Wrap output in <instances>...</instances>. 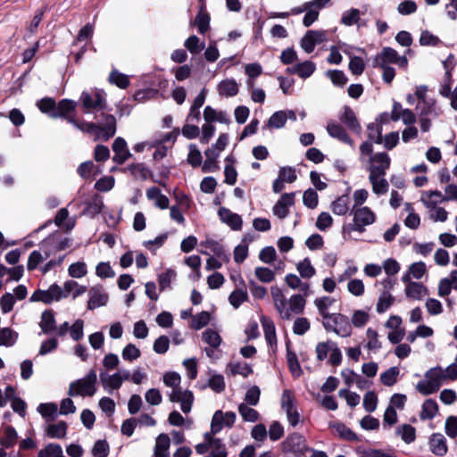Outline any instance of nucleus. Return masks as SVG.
<instances>
[{
    "label": "nucleus",
    "instance_id": "f257e3e1",
    "mask_svg": "<svg viewBox=\"0 0 457 457\" xmlns=\"http://www.w3.org/2000/svg\"><path fill=\"white\" fill-rule=\"evenodd\" d=\"M274 308L278 317L283 320H291L294 315L303 312L306 298L300 294L292 295L287 298L283 290L277 286L270 287Z\"/></svg>",
    "mask_w": 457,
    "mask_h": 457
},
{
    "label": "nucleus",
    "instance_id": "f03ea898",
    "mask_svg": "<svg viewBox=\"0 0 457 457\" xmlns=\"http://www.w3.org/2000/svg\"><path fill=\"white\" fill-rule=\"evenodd\" d=\"M445 382L443 367L436 366L425 372L424 379L417 383L416 389L422 395H428L437 392Z\"/></svg>",
    "mask_w": 457,
    "mask_h": 457
},
{
    "label": "nucleus",
    "instance_id": "7ed1b4c3",
    "mask_svg": "<svg viewBox=\"0 0 457 457\" xmlns=\"http://www.w3.org/2000/svg\"><path fill=\"white\" fill-rule=\"evenodd\" d=\"M97 376L95 370H90L87 375L69 385L70 396H93L96 393Z\"/></svg>",
    "mask_w": 457,
    "mask_h": 457
},
{
    "label": "nucleus",
    "instance_id": "20e7f679",
    "mask_svg": "<svg viewBox=\"0 0 457 457\" xmlns=\"http://www.w3.org/2000/svg\"><path fill=\"white\" fill-rule=\"evenodd\" d=\"M322 323L326 330L332 331L339 337H348L352 335L349 319L341 313H332Z\"/></svg>",
    "mask_w": 457,
    "mask_h": 457
},
{
    "label": "nucleus",
    "instance_id": "39448f33",
    "mask_svg": "<svg viewBox=\"0 0 457 457\" xmlns=\"http://www.w3.org/2000/svg\"><path fill=\"white\" fill-rule=\"evenodd\" d=\"M79 102L86 113L100 111L104 109L106 105L105 94L101 89L83 91L79 97Z\"/></svg>",
    "mask_w": 457,
    "mask_h": 457
},
{
    "label": "nucleus",
    "instance_id": "423d86ee",
    "mask_svg": "<svg viewBox=\"0 0 457 457\" xmlns=\"http://www.w3.org/2000/svg\"><path fill=\"white\" fill-rule=\"evenodd\" d=\"M351 213L353 216L351 229L359 233L365 230V227L376 221L375 212L368 206L352 207Z\"/></svg>",
    "mask_w": 457,
    "mask_h": 457
},
{
    "label": "nucleus",
    "instance_id": "0eeeda50",
    "mask_svg": "<svg viewBox=\"0 0 457 457\" xmlns=\"http://www.w3.org/2000/svg\"><path fill=\"white\" fill-rule=\"evenodd\" d=\"M366 163L370 174L386 175L390 167L391 159L386 153L380 152L370 155Z\"/></svg>",
    "mask_w": 457,
    "mask_h": 457
},
{
    "label": "nucleus",
    "instance_id": "6e6552de",
    "mask_svg": "<svg viewBox=\"0 0 457 457\" xmlns=\"http://www.w3.org/2000/svg\"><path fill=\"white\" fill-rule=\"evenodd\" d=\"M370 132V137L374 138V141L378 144L383 143L384 146L391 150L395 147L399 142L398 132H390L382 138L381 129L378 125L372 123L368 126Z\"/></svg>",
    "mask_w": 457,
    "mask_h": 457
},
{
    "label": "nucleus",
    "instance_id": "1a4fd4ad",
    "mask_svg": "<svg viewBox=\"0 0 457 457\" xmlns=\"http://www.w3.org/2000/svg\"><path fill=\"white\" fill-rule=\"evenodd\" d=\"M60 300H62L61 287L57 284L51 285L46 290H37L30 296L31 302H43L45 303Z\"/></svg>",
    "mask_w": 457,
    "mask_h": 457
},
{
    "label": "nucleus",
    "instance_id": "9d476101",
    "mask_svg": "<svg viewBox=\"0 0 457 457\" xmlns=\"http://www.w3.org/2000/svg\"><path fill=\"white\" fill-rule=\"evenodd\" d=\"M377 64L385 63H395L403 69H406L408 65V60L405 56H399L397 52L390 47H385L379 55L376 58Z\"/></svg>",
    "mask_w": 457,
    "mask_h": 457
},
{
    "label": "nucleus",
    "instance_id": "9b49d317",
    "mask_svg": "<svg viewBox=\"0 0 457 457\" xmlns=\"http://www.w3.org/2000/svg\"><path fill=\"white\" fill-rule=\"evenodd\" d=\"M169 400L172 403H180L182 411L187 413L191 411L194 395L189 390L177 388L176 390H171L169 395Z\"/></svg>",
    "mask_w": 457,
    "mask_h": 457
},
{
    "label": "nucleus",
    "instance_id": "f8f14e48",
    "mask_svg": "<svg viewBox=\"0 0 457 457\" xmlns=\"http://www.w3.org/2000/svg\"><path fill=\"white\" fill-rule=\"evenodd\" d=\"M306 448L305 439L298 434L291 435L283 442L284 452L295 456L303 453Z\"/></svg>",
    "mask_w": 457,
    "mask_h": 457
},
{
    "label": "nucleus",
    "instance_id": "ddd939ff",
    "mask_svg": "<svg viewBox=\"0 0 457 457\" xmlns=\"http://www.w3.org/2000/svg\"><path fill=\"white\" fill-rule=\"evenodd\" d=\"M290 119L292 120H296L295 113L293 111H278L274 112L268 121L263 125L262 129H281L285 126L287 120Z\"/></svg>",
    "mask_w": 457,
    "mask_h": 457
},
{
    "label": "nucleus",
    "instance_id": "4468645a",
    "mask_svg": "<svg viewBox=\"0 0 457 457\" xmlns=\"http://www.w3.org/2000/svg\"><path fill=\"white\" fill-rule=\"evenodd\" d=\"M326 35L323 31L320 30H309L301 39V47L307 54L312 53L314 50L316 45L324 42Z\"/></svg>",
    "mask_w": 457,
    "mask_h": 457
},
{
    "label": "nucleus",
    "instance_id": "2eb2a0df",
    "mask_svg": "<svg viewBox=\"0 0 457 457\" xmlns=\"http://www.w3.org/2000/svg\"><path fill=\"white\" fill-rule=\"evenodd\" d=\"M295 204V194H283L272 208L273 214L278 219H285L289 213V208Z\"/></svg>",
    "mask_w": 457,
    "mask_h": 457
},
{
    "label": "nucleus",
    "instance_id": "dca6fc26",
    "mask_svg": "<svg viewBox=\"0 0 457 457\" xmlns=\"http://www.w3.org/2000/svg\"><path fill=\"white\" fill-rule=\"evenodd\" d=\"M403 282L406 284L404 295L409 299L421 301L429 294L428 287L422 283L411 280Z\"/></svg>",
    "mask_w": 457,
    "mask_h": 457
},
{
    "label": "nucleus",
    "instance_id": "f3484780",
    "mask_svg": "<svg viewBox=\"0 0 457 457\" xmlns=\"http://www.w3.org/2000/svg\"><path fill=\"white\" fill-rule=\"evenodd\" d=\"M109 295L102 287H93L89 290V299L87 308L95 310L105 306L108 303Z\"/></svg>",
    "mask_w": 457,
    "mask_h": 457
},
{
    "label": "nucleus",
    "instance_id": "a211bd4d",
    "mask_svg": "<svg viewBox=\"0 0 457 457\" xmlns=\"http://www.w3.org/2000/svg\"><path fill=\"white\" fill-rule=\"evenodd\" d=\"M391 119L394 121L402 120L403 124L410 126L415 123L416 115L411 110L403 109L399 103H395L391 112Z\"/></svg>",
    "mask_w": 457,
    "mask_h": 457
},
{
    "label": "nucleus",
    "instance_id": "6ab92c4d",
    "mask_svg": "<svg viewBox=\"0 0 457 457\" xmlns=\"http://www.w3.org/2000/svg\"><path fill=\"white\" fill-rule=\"evenodd\" d=\"M452 290H457V270L450 271L447 277L440 279L437 287V294L440 297L449 295Z\"/></svg>",
    "mask_w": 457,
    "mask_h": 457
},
{
    "label": "nucleus",
    "instance_id": "aec40b11",
    "mask_svg": "<svg viewBox=\"0 0 457 457\" xmlns=\"http://www.w3.org/2000/svg\"><path fill=\"white\" fill-rule=\"evenodd\" d=\"M112 150L114 152L112 160L118 164L124 163L128 159L131 157V154L128 149L127 143L122 137H117L114 139L112 144Z\"/></svg>",
    "mask_w": 457,
    "mask_h": 457
},
{
    "label": "nucleus",
    "instance_id": "412c9836",
    "mask_svg": "<svg viewBox=\"0 0 457 457\" xmlns=\"http://www.w3.org/2000/svg\"><path fill=\"white\" fill-rule=\"evenodd\" d=\"M87 291V287L79 285L77 281L69 279L66 280L62 287H61L62 299L71 296L72 299H76Z\"/></svg>",
    "mask_w": 457,
    "mask_h": 457
},
{
    "label": "nucleus",
    "instance_id": "4be33fe9",
    "mask_svg": "<svg viewBox=\"0 0 457 457\" xmlns=\"http://www.w3.org/2000/svg\"><path fill=\"white\" fill-rule=\"evenodd\" d=\"M217 92L223 97L236 96L239 92V84L234 79H222L217 85Z\"/></svg>",
    "mask_w": 457,
    "mask_h": 457
},
{
    "label": "nucleus",
    "instance_id": "5701e85b",
    "mask_svg": "<svg viewBox=\"0 0 457 457\" xmlns=\"http://www.w3.org/2000/svg\"><path fill=\"white\" fill-rule=\"evenodd\" d=\"M219 216L221 221L226 223L232 229L240 230L242 228V218L238 214L232 212L230 210L225 207L220 208Z\"/></svg>",
    "mask_w": 457,
    "mask_h": 457
},
{
    "label": "nucleus",
    "instance_id": "b1692460",
    "mask_svg": "<svg viewBox=\"0 0 457 457\" xmlns=\"http://www.w3.org/2000/svg\"><path fill=\"white\" fill-rule=\"evenodd\" d=\"M427 274V266L423 262L411 263L408 270L403 275L402 281H412V279H421Z\"/></svg>",
    "mask_w": 457,
    "mask_h": 457
},
{
    "label": "nucleus",
    "instance_id": "393cba45",
    "mask_svg": "<svg viewBox=\"0 0 457 457\" xmlns=\"http://www.w3.org/2000/svg\"><path fill=\"white\" fill-rule=\"evenodd\" d=\"M420 201L427 210L438 206L445 202L443 194L438 190H429L421 193Z\"/></svg>",
    "mask_w": 457,
    "mask_h": 457
},
{
    "label": "nucleus",
    "instance_id": "a878e982",
    "mask_svg": "<svg viewBox=\"0 0 457 457\" xmlns=\"http://www.w3.org/2000/svg\"><path fill=\"white\" fill-rule=\"evenodd\" d=\"M170 436L162 433L155 438V445L154 448V457H169L170 456Z\"/></svg>",
    "mask_w": 457,
    "mask_h": 457
},
{
    "label": "nucleus",
    "instance_id": "bb28decb",
    "mask_svg": "<svg viewBox=\"0 0 457 457\" xmlns=\"http://www.w3.org/2000/svg\"><path fill=\"white\" fill-rule=\"evenodd\" d=\"M104 117V124L98 125L100 129L101 139L107 141L114 136L116 132V120L112 115L102 114Z\"/></svg>",
    "mask_w": 457,
    "mask_h": 457
},
{
    "label": "nucleus",
    "instance_id": "cd10ccee",
    "mask_svg": "<svg viewBox=\"0 0 457 457\" xmlns=\"http://www.w3.org/2000/svg\"><path fill=\"white\" fill-rule=\"evenodd\" d=\"M316 70V65L312 61H305L293 67L287 69V71L292 74H297L300 78L306 79L312 75Z\"/></svg>",
    "mask_w": 457,
    "mask_h": 457
},
{
    "label": "nucleus",
    "instance_id": "c85d7f7f",
    "mask_svg": "<svg viewBox=\"0 0 457 457\" xmlns=\"http://www.w3.org/2000/svg\"><path fill=\"white\" fill-rule=\"evenodd\" d=\"M68 425L65 421L51 423L46 427V435L49 438L63 439L67 436Z\"/></svg>",
    "mask_w": 457,
    "mask_h": 457
},
{
    "label": "nucleus",
    "instance_id": "c756f323",
    "mask_svg": "<svg viewBox=\"0 0 457 457\" xmlns=\"http://www.w3.org/2000/svg\"><path fill=\"white\" fill-rule=\"evenodd\" d=\"M430 451L438 456H444L447 453V445L442 434H433L429 439Z\"/></svg>",
    "mask_w": 457,
    "mask_h": 457
},
{
    "label": "nucleus",
    "instance_id": "7c9ffc66",
    "mask_svg": "<svg viewBox=\"0 0 457 457\" xmlns=\"http://www.w3.org/2000/svg\"><path fill=\"white\" fill-rule=\"evenodd\" d=\"M146 197L153 201L154 205L160 209H167L170 201L168 197L162 194L158 187H153L146 190Z\"/></svg>",
    "mask_w": 457,
    "mask_h": 457
},
{
    "label": "nucleus",
    "instance_id": "2f4dec72",
    "mask_svg": "<svg viewBox=\"0 0 457 457\" xmlns=\"http://www.w3.org/2000/svg\"><path fill=\"white\" fill-rule=\"evenodd\" d=\"M370 314L365 310H354L350 318L351 328H363L370 321Z\"/></svg>",
    "mask_w": 457,
    "mask_h": 457
},
{
    "label": "nucleus",
    "instance_id": "473e14b6",
    "mask_svg": "<svg viewBox=\"0 0 457 457\" xmlns=\"http://www.w3.org/2000/svg\"><path fill=\"white\" fill-rule=\"evenodd\" d=\"M262 326L263 328L264 336L267 343L272 347L277 345L276 328L274 322L268 317L261 318Z\"/></svg>",
    "mask_w": 457,
    "mask_h": 457
},
{
    "label": "nucleus",
    "instance_id": "72a5a7b5",
    "mask_svg": "<svg viewBox=\"0 0 457 457\" xmlns=\"http://www.w3.org/2000/svg\"><path fill=\"white\" fill-rule=\"evenodd\" d=\"M227 372L231 376H242L244 378L252 374L253 370L249 364L242 361H231L227 366Z\"/></svg>",
    "mask_w": 457,
    "mask_h": 457
},
{
    "label": "nucleus",
    "instance_id": "f704fd0d",
    "mask_svg": "<svg viewBox=\"0 0 457 457\" xmlns=\"http://www.w3.org/2000/svg\"><path fill=\"white\" fill-rule=\"evenodd\" d=\"M330 0H322L320 4L312 5L306 8L305 15L303 20V24L305 27H310L319 17L320 11L329 2Z\"/></svg>",
    "mask_w": 457,
    "mask_h": 457
},
{
    "label": "nucleus",
    "instance_id": "c9c22d12",
    "mask_svg": "<svg viewBox=\"0 0 457 457\" xmlns=\"http://www.w3.org/2000/svg\"><path fill=\"white\" fill-rule=\"evenodd\" d=\"M285 282L291 289H300L303 293V295H304L305 298L310 294V284L303 282L295 274L289 273L286 275Z\"/></svg>",
    "mask_w": 457,
    "mask_h": 457
},
{
    "label": "nucleus",
    "instance_id": "e433bc0d",
    "mask_svg": "<svg viewBox=\"0 0 457 457\" xmlns=\"http://www.w3.org/2000/svg\"><path fill=\"white\" fill-rule=\"evenodd\" d=\"M385 175L370 174L369 180L372 186V191L376 195L386 194L388 190L389 185L387 180L384 178Z\"/></svg>",
    "mask_w": 457,
    "mask_h": 457
},
{
    "label": "nucleus",
    "instance_id": "4c0bfd02",
    "mask_svg": "<svg viewBox=\"0 0 457 457\" xmlns=\"http://www.w3.org/2000/svg\"><path fill=\"white\" fill-rule=\"evenodd\" d=\"M204 439L210 445L211 457H226V450L220 440L213 438L210 433L204 434Z\"/></svg>",
    "mask_w": 457,
    "mask_h": 457
},
{
    "label": "nucleus",
    "instance_id": "58836bf2",
    "mask_svg": "<svg viewBox=\"0 0 457 457\" xmlns=\"http://www.w3.org/2000/svg\"><path fill=\"white\" fill-rule=\"evenodd\" d=\"M395 303V297L387 290H382L379 294L376 303V312L378 313H384L386 312Z\"/></svg>",
    "mask_w": 457,
    "mask_h": 457
},
{
    "label": "nucleus",
    "instance_id": "ea45409f",
    "mask_svg": "<svg viewBox=\"0 0 457 457\" xmlns=\"http://www.w3.org/2000/svg\"><path fill=\"white\" fill-rule=\"evenodd\" d=\"M439 407L437 403L433 399H427L421 407L420 419L432 420L438 413Z\"/></svg>",
    "mask_w": 457,
    "mask_h": 457
},
{
    "label": "nucleus",
    "instance_id": "a19ab883",
    "mask_svg": "<svg viewBox=\"0 0 457 457\" xmlns=\"http://www.w3.org/2000/svg\"><path fill=\"white\" fill-rule=\"evenodd\" d=\"M100 378L103 386L109 391L119 389L122 385L120 376L118 372H115L112 375L101 373Z\"/></svg>",
    "mask_w": 457,
    "mask_h": 457
},
{
    "label": "nucleus",
    "instance_id": "79ce46f5",
    "mask_svg": "<svg viewBox=\"0 0 457 457\" xmlns=\"http://www.w3.org/2000/svg\"><path fill=\"white\" fill-rule=\"evenodd\" d=\"M417 109L420 111V116L433 115L437 117L441 114V111L436 108V101L433 99L419 102Z\"/></svg>",
    "mask_w": 457,
    "mask_h": 457
},
{
    "label": "nucleus",
    "instance_id": "37998d69",
    "mask_svg": "<svg viewBox=\"0 0 457 457\" xmlns=\"http://www.w3.org/2000/svg\"><path fill=\"white\" fill-rule=\"evenodd\" d=\"M329 428L335 436H338L347 440L356 439L355 434L349 429L345 425L338 422H330Z\"/></svg>",
    "mask_w": 457,
    "mask_h": 457
},
{
    "label": "nucleus",
    "instance_id": "c03bdc74",
    "mask_svg": "<svg viewBox=\"0 0 457 457\" xmlns=\"http://www.w3.org/2000/svg\"><path fill=\"white\" fill-rule=\"evenodd\" d=\"M327 131L333 137L338 138L339 140L350 145L353 144L345 130L336 122H329L327 126Z\"/></svg>",
    "mask_w": 457,
    "mask_h": 457
},
{
    "label": "nucleus",
    "instance_id": "a18cd8bd",
    "mask_svg": "<svg viewBox=\"0 0 457 457\" xmlns=\"http://www.w3.org/2000/svg\"><path fill=\"white\" fill-rule=\"evenodd\" d=\"M335 303V300L329 296H322L315 299L314 304L321 315L323 320L329 317L332 313L328 312V309Z\"/></svg>",
    "mask_w": 457,
    "mask_h": 457
},
{
    "label": "nucleus",
    "instance_id": "49530a36",
    "mask_svg": "<svg viewBox=\"0 0 457 457\" xmlns=\"http://www.w3.org/2000/svg\"><path fill=\"white\" fill-rule=\"evenodd\" d=\"M69 121L83 132L90 133L95 136V140L101 139L99 126L93 122H79L74 119H69Z\"/></svg>",
    "mask_w": 457,
    "mask_h": 457
},
{
    "label": "nucleus",
    "instance_id": "de8ad7c7",
    "mask_svg": "<svg viewBox=\"0 0 457 457\" xmlns=\"http://www.w3.org/2000/svg\"><path fill=\"white\" fill-rule=\"evenodd\" d=\"M67 271L68 275L72 278H82L87 274V265L82 261L75 262L68 267Z\"/></svg>",
    "mask_w": 457,
    "mask_h": 457
},
{
    "label": "nucleus",
    "instance_id": "09e8293b",
    "mask_svg": "<svg viewBox=\"0 0 457 457\" xmlns=\"http://www.w3.org/2000/svg\"><path fill=\"white\" fill-rule=\"evenodd\" d=\"M212 320V315L209 312H201L194 316L190 322V328L199 330L207 326Z\"/></svg>",
    "mask_w": 457,
    "mask_h": 457
},
{
    "label": "nucleus",
    "instance_id": "8fccbe9b",
    "mask_svg": "<svg viewBox=\"0 0 457 457\" xmlns=\"http://www.w3.org/2000/svg\"><path fill=\"white\" fill-rule=\"evenodd\" d=\"M193 24L197 27L198 31L202 34L209 29L210 16L204 7H201Z\"/></svg>",
    "mask_w": 457,
    "mask_h": 457
},
{
    "label": "nucleus",
    "instance_id": "3c124183",
    "mask_svg": "<svg viewBox=\"0 0 457 457\" xmlns=\"http://www.w3.org/2000/svg\"><path fill=\"white\" fill-rule=\"evenodd\" d=\"M18 435L16 430L10 426H7L4 429V435L0 438V445L4 448L12 447L17 442Z\"/></svg>",
    "mask_w": 457,
    "mask_h": 457
},
{
    "label": "nucleus",
    "instance_id": "603ef678",
    "mask_svg": "<svg viewBox=\"0 0 457 457\" xmlns=\"http://www.w3.org/2000/svg\"><path fill=\"white\" fill-rule=\"evenodd\" d=\"M18 333L10 328H4L0 329V345H4L6 347L12 346L17 339Z\"/></svg>",
    "mask_w": 457,
    "mask_h": 457
},
{
    "label": "nucleus",
    "instance_id": "864d4df0",
    "mask_svg": "<svg viewBox=\"0 0 457 457\" xmlns=\"http://www.w3.org/2000/svg\"><path fill=\"white\" fill-rule=\"evenodd\" d=\"M296 270L303 278H311L316 273L315 268L308 258L303 259L296 264Z\"/></svg>",
    "mask_w": 457,
    "mask_h": 457
},
{
    "label": "nucleus",
    "instance_id": "5fc2aeb1",
    "mask_svg": "<svg viewBox=\"0 0 457 457\" xmlns=\"http://www.w3.org/2000/svg\"><path fill=\"white\" fill-rule=\"evenodd\" d=\"M62 453L63 451L60 445L49 443L38 451L37 457H62Z\"/></svg>",
    "mask_w": 457,
    "mask_h": 457
},
{
    "label": "nucleus",
    "instance_id": "6e6d98bb",
    "mask_svg": "<svg viewBox=\"0 0 457 457\" xmlns=\"http://www.w3.org/2000/svg\"><path fill=\"white\" fill-rule=\"evenodd\" d=\"M202 338L212 348H218L222 342L219 333L212 328L204 330L202 334Z\"/></svg>",
    "mask_w": 457,
    "mask_h": 457
},
{
    "label": "nucleus",
    "instance_id": "4d7b16f0",
    "mask_svg": "<svg viewBox=\"0 0 457 457\" xmlns=\"http://www.w3.org/2000/svg\"><path fill=\"white\" fill-rule=\"evenodd\" d=\"M400 370L397 367H391L380 375V381L386 386H392L397 382Z\"/></svg>",
    "mask_w": 457,
    "mask_h": 457
},
{
    "label": "nucleus",
    "instance_id": "13d9d810",
    "mask_svg": "<svg viewBox=\"0 0 457 457\" xmlns=\"http://www.w3.org/2000/svg\"><path fill=\"white\" fill-rule=\"evenodd\" d=\"M238 412L246 422H255L259 420L258 411L245 403H240L238 405Z\"/></svg>",
    "mask_w": 457,
    "mask_h": 457
},
{
    "label": "nucleus",
    "instance_id": "bf43d9fd",
    "mask_svg": "<svg viewBox=\"0 0 457 457\" xmlns=\"http://www.w3.org/2000/svg\"><path fill=\"white\" fill-rule=\"evenodd\" d=\"M204 245L219 259L222 260L224 262H228L229 256L225 253L223 247L218 242L213 240H206Z\"/></svg>",
    "mask_w": 457,
    "mask_h": 457
},
{
    "label": "nucleus",
    "instance_id": "052dcab7",
    "mask_svg": "<svg viewBox=\"0 0 457 457\" xmlns=\"http://www.w3.org/2000/svg\"><path fill=\"white\" fill-rule=\"evenodd\" d=\"M247 299L248 294L245 289H236L228 295V302L235 309H237Z\"/></svg>",
    "mask_w": 457,
    "mask_h": 457
},
{
    "label": "nucleus",
    "instance_id": "680f3d73",
    "mask_svg": "<svg viewBox=\"0 0 457 457\" xmlns=\"http://www.w3.org/2000/svg\"><path fill=\"white\" fill-rule=\"evenodd\" d=\"M69 217V212L66 208H62L58 211L55 218H54V223L58 227H62L66 231H69L73 228L74 227V221L68 220L66 223H64V220H67Z\"/></svg>",
    "mask_w": 457,
    "mask_h": 457
},
{
    "label": "nucleus",
    "instance_id": "e2e57ef3",
    "mask_svg": "<svg viewBox=\"0 0 457 457\" xmlns=\"http://www.w3.org/2000/svg\"><path fill=\"white\" fill-rule=\"evenodd\" d=\"M330 209L336 215H345L349 210L348 199L346 196L342 195L332 202Z\"/></svg>",
    "mask_w": 457,
    "mask_h": 457
},
{
    "label": "nucleus",
    "instance_id": "0e129e2a",
    "mask_svg": "<svg viewBox=\"0 0 457 457\" xmlns=\"http://www.w3.org/2000/svg\"><path fill=\"white\" fill-rule=\"evenodd\" d=\"M254 275L262 283H271L275 280V272L268 267H256Z\"/></svg>",
    "mask_w": 457,
    "mask_h": 457
},
{
    "label": "nucleus",
    "instance_id": "69168bd1",
    "mask_svg": "<svg viewBox=\"0 0 457 457\" xmlns=\"http://www.w3.org/2000/svg\"><path fill=\"white\" fill-rule=\"evenodd\" d=\"M76 108V103L74 101L69 99H63L59 102L57 106V111L54 112L51 116L54 118L59 116H65L69 112L74 111Z\"/></svg>",
    "mask_w": 457,
    "mask_h": 457
},
{
    "label": "nucleus",
    "instance_id": "338daca9",
    "mask_svg": "<svg viewBox=\"0 0 457 457\" xmlns=\"http://www.w3.org/2000/svg\"><path fill=\"white\" fill-rule=\"evenodd\" d=\"M341 120L349 129L358 131L360 130V125L356 120L354 112L348 107L345 108L344 113L341 116Z\"/></svg>",
    "mask_w": 457,
    "mask_h": 457
},
{
    "label": "nucleus",
    "instance_id": "774afa93",
    "mask_svg": "<svg viewBox=\"0 0 457 457\" xmlns=\"http://www.w3.org/2000/svg\"><path fill=\"white\" fill-rule=\"evenodd\" d=\"M44 333H49L55 329V320L51 312H44L39 323Z\"/></svg>",
    "mask_w": 457,
    "mask_h": 457
}]
</instances>
